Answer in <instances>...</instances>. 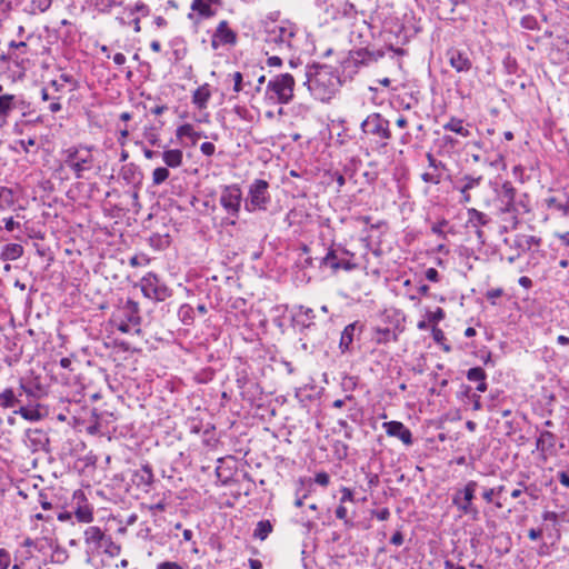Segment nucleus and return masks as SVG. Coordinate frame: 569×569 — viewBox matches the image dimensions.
Instances as JSON below:
<instances>
[{"label":"nucleus","mask_w":569,"mask_h":569,"mask_svg":"<svg viewBox=\"0 0 569 569\" xmlns=\"http://www.w3.org/2000/svg\"><path fill=\"white\" fill-rule=\"evenodd\" d=\"M303 32L288 20L268 22L264 26L263 43L267 53L274 52L286 57L300 54L303 51Z\"/></svg>","instance_id":"obj_1"},{"label":"nucleus","mask_w":569,"mask_h":569,"mask_svg":"<svg viewBox=\"0 0 569 569\" xmlns=\"http://www.w3.org/2000/svg\"><path fill=\"white\" fill-rule=\"evenodd\" d=\"M306 81L310 93L322 102L329 101L339 90L341 82L332 67L311 64L306 67Z\"/></svg>","instance_id":"obj_2"},{"label":"nucleus","mask_w":569,"mask_h":569,"mask_svg":"<svg viewBox=\"0 0 569 569\" xmlns=\"http://www.w3.org/2000/svg\"><path fill=\"white\" fill-rule=\"evenodd\" d=\"M419 32V28L415 24V18L412 16L405 14L402 19L388 18L382 24V36L385 41L389 43V49L396 54H402L401 48L395 49L393 46H403L412 37Z\"/></svg>","instance_id":"obj_3"},{"label":"nucleus","mask_w":569,"mask_h":569,"mask_svg":"<svg viewBox=\"0 0 569 569\" xmlns=\"http://www.w3.org/2000/svg\"><path fill=\"white\" fill-rule=\"evenodd\" d=\"M370 24H368L365 20L361 21L360 24H356L353 30L350 32V42L353 43L355 47L359 48L350 51V57L346 61V69L349 68L350 64H353L355 67L366 66L377 61L378 58L383 57L381 51H370L367 48L370 43Z\"/></svg>","instance_id":"obj_4"},{"label":"nucleus","mask_w":569,"mask_h":569,"mask_svg":"<svg viewBox=\"0 0 569 569\" xmlns=\"http://www.w3.org/2000/svg\"><path fill=\"white\" fill-rule=\"evenodd\" d=\"M362 136L370 139L375 149H383L392 137L390 122L378 112L370 113L360 124Z\"/></svg>","instance_id":"obj_5"},{"label":"nucleus","mask_w":569,"mask_h":569,"mask_svg":"<svg viewBox=\"0 0 569 569\" xmlns=\"http://www.w3.org/2000/svg\"><path fill=\"white\" fill-rule=\"evenodd\" d=\"M61 156L63 166L71 170L77 179L84 178V173L93 169L94 157L90 147L71 146L62 150Z\"/></svg>","instance_id":"obj_6"},{"label":"nucleus","mask_w":569,"mask_h":569,"mask_svg":"<svg viewBox=\"0 0 569 569\" xmlns=\"http://www.w3.org/2000/svg\"><path fill=\"white\" fill-rule=\"evenodd\" d=\"M31 52L27 42L24 41H10L8 44V58H9V78L14 80H21L24 78L26 72L31 67Z\"/></svg>","instance_id":"obj_7"},{"label":"nucleus","mask_w":569,"mask_h":569,"mask_svg":"<svg viewBox=\"0 0 569 569\" xmlns=\"http://www.w3.org/2000/svg\"><path fill=\"white\" fill-rule=\"evenodd\" d=\"M139 306L128 300L113 316L111 325L123 333H140Z\"/></svg>","instance_id":"obj_8"},{"label":"nucleus","mask_w":569,"mask_h":569,"mask_svg":"<svg viewBox=\"0 0 569 569\" xmlns=\"http://www.w3.org/2000/svg\"><path fill=\"white\" fill-rule=\"evenodd\" d=\"M244 203L242 190L238 183L221 187L219 203L227 213L228 224L234 226L239 219L241 204Z\"/></svg>","instance_id":"obj_9"},{"label":"nucleus","mask_w":569,"mask_h":569,"mask_svg":"<svg viewBox=\"0 0 569 569\" xmlns=\"http://www.w3.org/2000/svg\"><path fill=\"white\" fill-rule=\"evenodd\" d=\"M271 202L269 192V182L263 179H254L248 186V192L244 198V210L249 213L266 211Z\"/></svg>","instance_id":"obj_10"},{"label":"nucleus","mask_w":569,"mask_h":569,"mask_svg":"<svg viewBox=\"0 0 569 569\" xmlns=\"http://www.w3.org/2000/svg\"><path fill=\"white\" fill-rule=\"evenodd\" d=\"M355 253L342 247L341 244L333 243L328 248L326 256L321 260V266L331 268L333 271L340 269L352 271L358 268L353 261Z\"/></svg>","instance_id":"obj_11"},{"label":"nucleus","mask_w":569,"mask_h":569,"mask_svg":"<svg viewBox=\"0 0 569 569\" xmlns=\"http://www.w3.org/2000/svg\"><path fill=\"white\" fill-rule=\"evenodd\" d=\"M478 482L469 480L462 488L456 489L452 495V505L457 508L460 515L471 516L473 519L477 518L479 510L473 505L476 491L478 489Z\"/></svg>","instance_id":"obj_12"},{"label":"nucleus","mask_w":569,"mask_h":569,"mask_svg":"<svg viewBox=\"0 0 569 569\" xmlns=\"http://www.w3.org/2000/svg\"><path fill=\"white\" fill-rule=\"evenodd\" d=\"M295 79L290 73L274 76L267 84V94L278 103L287 104L293 97Z\"/></svg>","instance_id":"obj_13"},{"label":"nucleus","mask_w":569,"mask_h":569,"mask_svg":"<svg viewBox=\"0 0 569 569\" xmlns=\"http://www.w3.org/2000/svg\"><path fill=\"white\" fill-rule=\"evenodd\" d=\"M140 288L146 298L154 301H164L172 295V290L154 272H148L141 278Z\"/></svg>","instance_id":"obj_14"},{"label":"nucleus","mask_w":569,"mask_h":569,"mask_svg":"<svg viewBox=\"0 0 569 569\" xmlns=\"http://www.w3.org/2000/svg\"><path fill=\"white\" fill-rule=\"evenodd\" d=\"M499 214H512L516 206L517 190L510 181H505L493 189Z\"/></svg>","instance_id":"obj_15"},{"label":"nucleus","mask_w":569,"mask_h":569,"mask_svg":"<svg viewBox=\"0 0 569 569\" xmlns=\"http://www.w3.org/2000/svg\"><path fill=\"white\" fill-rule=\"evenodd\" d=\"M323 13L326 21L339 20L342 18L351 19L357 14L355 6L346 0H325Z\"/></svg>","instance_id":"obj_16"},{"label":"nucleus","mask_w":569,"mask_h":569,"mask_svg":"<svg viewBox=\"0 0 569 569\" xmlns=\"http://www.w3.org/2000/svg\"><path fill=\"white\" fill-rule=\"evenodd\" d=\"M237 41V33L229 28L228 21L222 20L218 23L214 32L212 33L211 47L214 50L224 46L233 47L236 46Z\"/></svg>","instance_id":"obj_17"},{"label":"nucleus","mask_w":569,"mask_h":569,"mask_svg":"<svg viewBox=\"0 0 569 569\" xmlns=\"http://www.w3.org/2000/svg\"><path fill=\"white\" fill-rule=\"evenodd\" d=\"M428 170L421 173V179L426 183L439 184L442 180V173L447 169L446 163L437 159L431 152L426 154Z\"/></svg>","instance_id":"obj_18"},{"label":"nucleus","mask_w":569,"mask_h":569,"mask_svg":"<svg viewBox=\"0 0 569 569\" xmlns=\"http://www.w3.org/2000/svg\"><path fill=\"white\" fill-rule=\"evenodd\" d=\"M382 428L389 437L398 438L405 446L413 443L412 432L400 421H387L382 423Z\"/></svg>","instance_id":"obj_19"},{"label":"nucleus","mask_w":569,"mask_h":569,"mask_svg":"<svg viewBox=\"0 0 569 569\" xmlns=\"http://www.w3.org/2000/svg\"><path fill=\"white\" fill-rule=\"evenodd\" d=\"M24 442L32 452L48 451L49 438L41 429H28Z\"/></svg>","instance_id":"obj_20"},{"label":"nucleus","mask_w":569,"mask_h":569,"mask_svg":"<svg viewBox=\"0 0 569 569\" xmlns=\"http://www.w3.org/2000/svg\"><path fill=\"white\" fill-rule=\"evenodd\" d=\"M449 64L457 72H468L472 68V61L467 52L451 48L447 51Z\"/></svg>","instance_id":"obj_21"},{"label":"nucleus","mask_w":569,"mask_h":569,"mask_svg":"<svg viewBox=\"0 0 569 569\" xmlns=\"http://www.w3.org/2000/svg\"><path fill=\"white\" fill-rule=\"evenodd\" d=\"M222 6V0H193L191 10L201 19H209L216 16L218 8Z\"/></svg>","instance_id":"obj_22"},{"label":"nucleus","mask_w":569,"mask_h":569,"mask_svg":"<svg viewBox=\"0 0 569 569\" xmlns=\"http://www.w3.org/2000/svg\"><path fill=\"white\" fill-rule=\"evenodd\" d=\"M107 537L100 527L90 526L83 532L84 542L92 551L100 550Z\"/></svg>","instance_id":"obj_23"},{"label":"nucleus","mask_w":569,"mask_h":569,"mask_svg":"<svg viewBox=\"0 0 569 569\" xmlns=\"http://www.w3.org/2000/svg\"><path fill=\"white\" fill-rule=\"evenodd\" d=\"M556 441V435L550 431H541L537 439L536 448L543 453H551L555 451Z\"/></svg>","instance_id":"obj_24"},{"label":"nucleus","mask_w":569,"mask_h":569,"mask_svg":"<svg viewBox=\"0 0 569 569\" xmlns=\"http://www.w3.org/2000/svg\"><path fill=\"white\" fill-rule=\"evenodd\" d=\"M467 379L471 382H477V391L486 392L488 385L486 382L487 373L481 367H473L467 371Z\"/></svg>","instance_id":"obj_25"},{"label":"nucleus","mask_w":569,"mask_h":569,"mask_svg":"<svg viewBox=\"0 0 569 569\" xmlns=\"http://www.w3.org/2000/svg\"><path fill=\"white\" fill-rule=\"evenodd\" d=\"M239 391L242 399L250 403H254L262 395V389L254 379L242 387Z\"/></svg>","instance_id":"obj_26"},{"label":"nucleus","mask_w":569,"mask_h":569,"mask_svg":"<svg viewBox=\"0 0 569 569\" xmlns=\"http://www.w3.org/2000/svg\"><path fill=\"white\" fill-rule=\"evenodd\" d=\"M358 322L349 323L341 332L339 348L342 353L349 352L351 350Z\"/></svg>","instance_id":"obj_27"},{"label":"nucleus","mask_w":569,"mask_h":569,"mask_svg":"<svg viewBox=\"0 0 569 569\" xmlns=\"http://www.w3.org/2000/svg\"><path fill=\"white\" fill-rule=\"evenodd\" d=\"M293 318L298 325L303 328H310L313 325L315 311L309 307L299 306L297 307Z\"/></svg>","instance_id":"obj_28"},{"label":"nucleus","mask_w":569,"mask_h":569,"mask_svg":"<svg viewBox=\"0 0 569 569\" xmlns=\"http://www.w3.org/2000/svg\"><path fill=\"white\" fill-rule=\"evenodd\" d=\"M174 62L181 61L188 52L187 42L182 37H174L169 42Z\"/></svg>","instance_id":"obj_29"},{"label":"nucleus","mask_w":569,"mask_h":569,"mask_svg":"<svg viewBox=\"0 0 569 569\" xmlns=\"http://www.w3.org/2000/svg\"><path fill=\"white\" fill-rule=\"evenodd\" d=\"M505 491V486L500 485L493 488L483 489L481 496L487 503H493L496 508L501 509L503 503L500 501V496Z\"/></svg>","instance_id":"obj_30"},{"label":"nucleus","mask_w":569,"mask_h":569,"mask_svg":"<svg viewBox=\"0 0 569 569\" xmlns=\"http://www.w3.org/2000/svg\"><path fill=\"white\" fill-rule=\"evenodd\" d=\"M17 99L13 94L0 96V120L7 122L9 114L17 108Z\"/></svg>","instance_id":"obj_31"},{"label":"nucleus","mask_w":569,"mask_h":569,"mask_svg":"<svg viewBox=\"0 0 569 569\" xmlns=\"http://www.w3.org/2000/svg\"><path fill=\"white\" fill-rule=\"evenodd\" d=\"M23 247L19 243H8L2 247L0 252V260L2 261H14L22 257Z\"/></svg>","instance_id":"obj_32"},{"label":"nucleus","mask_w":569,"mask_h":569,"mask_svg":"<svg viewBox=\"0 0 569 569\" xmlns=\"http://www.w3.org/2000/svg\"><path fill=\"white\" fill-rule=\"evenodd\" d=\"M161 156L168 168H179L182 164L183 152L180 149H167Z\"/></svg>","instance_id":"obj_33"},{"label":"nucleus","mask_w":569,"mask_h":569,"mask_svg":"<svg viewBox=\"0 0 569 569\" xmlns=\"http://www.w3.org/2000/svg\"><path fill=\"white\" fill-rule=\"evenodd\" d=\"M515 209L517 211H512V220L513 227L518 223V217L531 211L530 199L527 193H522L519 198L516 197V206Z\"/></svg>","instance_id":"obj_34"},{"label":"nucleus","mask_w":569,"mask_h":569,"mask_svg":"<svg viewBox=\"0 0 569 569\" xmlns=\"http://www.w3.org/2000/svg\"><path fill=\"white\" fill-rule=\"evenodd\" d=\"M211 97L210 88L208 83H204L197 88L192 94V103L199 109L207 107V103Z\"/></svg>","instance_id":"obj_35"},{"label":"nucleus","mask_w":569,"mask_h":569,"mask_svg":"<svg viewBox=\"0 0 569 569\" xmlns=\"http://www.w3.org/2000/svg\"><path fill=\"white\" fill-rule=\"evenodd\" d=\"M467 214L468 223L476 229L487 226L491 220L488 214L475 208L468 209Z\"/></svg>","instance_id":"obj_36"},{"label":"nucleus","mask_w":569,"mask_h":569,"mask_svg":"<svg viewBox=\"0 0 569 569\" xmlns=\"http://www.w3.org/2000/svg\"><path fill=\"white\" fill-rule=\"evenodd\" d=\"M20 389L29 397L39 399L44 395L43 388L33 380H21L20 381Z\"/></svg>","instance_id":"obj_37"},{"label":"nucleus","mask_w":569,"mask_h":569,"mask_svg":"<svg viewBox=\"0 0 569 569\" xmlns=\"http://www.w3.org/2000/svg\"><path fill=\"white\" fill-rule=\"evenodd\" d=\"M273 530V521L266 519L260 520L253 530L252 537L260 541L266 540Z\"/></svg>","instance_id":"obj_38"},{"label":"nucleus","mask_w":569,"mask_h":569,"mask_svg":"<svg viewBox=\"0 0 569 569\" xmlns=\"http://www.w3.org/2000/svg\"><path fill=\"white\" fill-rule=\"evenodd\" d=\"M176 137L179 140H183L184 138H188L191 140L192 144H194L198 139L201 137L200 132L194 131L193 126L190 123L181 124L176 130Z\"/></svg>","instance_id":"obj_39"},{"label":"nucleus","mask_w":569,"mask_h":569,"mask_svg":"<svg viewBox=\"0 0 569 569\" xmlns=\"http://www.w3.org/2000/svg\"><path fill=\"white\" fill-rule=\"evenodd\" d=\"M482 179V176L466 174L459 180V183L461 184L458 186L457 189L459 190L460 193H467V191H470L479 187Z\"/></svg>","instance_id":"obj_40"},{"label":"nucleus","mask_w":569,"mask_h":569,"mask_svg":"<svg viewBox=\"0 0 569 569\" xmlns=\"http://www.w3.org/2000/svg\"><path fill=\"white\" fill-rule=\"evenodd\" d=\"M19 403H20V400L11 388H6L0 393V408L11 409V408H14Z\"/></svg>","instance_id":"obj_41"},{"label":"nucleus","mask_w":569,"mask_h":569,"mask_svg":"<svg viewBox=\"0 0 569 569\" xmlns=\"http://www.w3.org/2000/svg\"><path fill=\"white\" fill-rule=\"evenodd\" d=\"M446 131L455 132L461 137H469L470 131L463 126V121L459 118H451L447 123L443 124Z\"/></svg>","instance_id":"obj_42"},{"label":"nucleus","mask_w":569,"mask_h":569,"mask_svg":"<svg viewBox=\"0 0 569 569\" xmlns=\"http://www.w3.org/2000/svg\"><path fill=\"white\" fill-rule=\"evenodd\" d=\"M16 202L14 192L12 189L0 186V212L11 208Z\"/></svg>","instance_id":"obj_43"},{"label":"nucleus","mask_w":569,"mask_h":569,"mask_svg":"<svg viewBox=\"0 0 569 569\" xmlns=\"http://www.w3.org/2000/svg\"><path fill=\"white\" fill-rule=\"evenodd\" d=\"M375 339L377 343H388L397 340V333L389 327L377 328L375 331Z\"/></svg>","instance_id":"obj_44"},{"label":"nucleus","mask_w":569,"mask_h":569,"mask_svg":"<svg viewBox=\"0 0 569 569\" xmlns=\"http://www.w3.org/2000/svg\"><path fill=\"white\" fill-rule=\"evenodd\" d=\"M136 478L138 479V485L151 486L153 482V472L149 465H143L137 472Z\"/></svg>","instance_id":"obj_45"},{"label":"nucleus","mask_w":569,"mask_h":569,"mask_svg":"<svg viewBox=\"0 0 569 569\" xmlns=\"http://www.w3.org/2000/svg\"><path fill=\"white\" fill-rule=\"evenodd\" d=\"M545 204L548 210L559 212L562 217H566V208L563 206V197L552 196L545 199Z\"/></svg>","instance_id":"obj_46"},{"label":"nucleus","mask_w":569,"mask_h":569,"mask_svg":"<svg viewBox=\"0 0 569 569\" xmlns=\"http://www.w3.org/2000/svg\"><path fill=\"white\" fill-rule=\"evenodd\" d=\"M180 321L186 326H191L194 320V309L189 303H183L178 310Z\"/></svg>","instance_id":"obj_47"},{"label":"nucleus","mask_w":569,"mask_h":569,"mask_svg":"<svg viewBox=\"0 0 569 569\" xmlns=\"http://www.w3.org/2000/svg\"><path fill=\"white\" fill-rule=\"evenodd\" d=\"M101 549L103 550V553L110 558H116L121 552V546L114 542L110 536L104 538Z\"/></svg>","instance_id":"obj_48"},{"label":"nucleus","mask_w":569,"mask_h":569,"mask_svg":"<svg viewBox=\"0 0 569 569\" xmlns=\"http://www.w3.org/2000/svg\"><path fill=\"white\" fill-rule=\"evenodd\" d=\"M253 378H251L249 372V367L246 365H242L237 368L236 370V385L237 388L240 390L242 387H244L247 383H249Z\"/></svg>","instance_id":"obj_49"},{"label":"nucleus","mask_w":569,"mask_h":569,"mask_svg":"<svg viewBox=\"0 0 569 569\" xmlns=\"http://www.w3.org/2000/svg\"><path fill=\"white\" fill-rule=\"evenodd\" d=\"M74 517L79 522L90 523L93 520L92 508L89 505L79 506L74 511Z\"/></svg>","instance_id":"obj_50"},{"label":"nucleus","mask_w":569,"mask_h":569,"mask_svg":"<svg viewBox=\"0 0 569 569\" xmlns=\"http://www.w3.org/2000/svg\"><path fill=\"white\" fill-rule=\"evenodd\" d=\"M432 338H433L435 342L438 343L442 348L443 351H446V352L451 351V346L446 342L447 339H446L445 332L441 329L433 327L432 328Z\"/></svg>","instance_id":"obj_51"},{"label":"nucleus","mask_w":569,"mask_h":569,"mask_svg":"<svg viewBox=\"0 0 569 569\" xmlns=\"http://www.w3.org/2000/svg\"><path fill=\"white\" fill-rule=\"evenodd\" d=\"M122 0H93V4L100 12H109L112 8L119 7Z\"/></svg>","instance_id":"obj_52"},{"label":"nucleus","mask_w":569,"mask_h":569,"mask_svg":"<svg viewBox=\"0 0 569 569\" xmlns=\"http://www.w3.org/2000/svg\"><path fill=\"white\" fill-rule=\"evenodd\" d=\"M169 170L166 167H158L152 172V182L156 186L163 183L169 178Z\"/></svg>","instance_id":"obj_53"},{"label":"nucleus","mask_w":569,"mask_h":569,"mask_svg":"<svg viewBox=\"0 0 569 569\" xmlns=\"http://www.w3.org/2000/svg\"><path fill=\"white\" fill-rule=\"evenodd\" d=\"M502 66H503V70L508 74H517L518 73L519 66H518L516 58H513L512 56L507 54L503 58Z\"/></svg>","instance_id":"obj_54"},{"label":"nucleus","mask_w":569,"mask_h":569,"mask_svg":"<svg viewBox=\"0 0 569 569\" xmlns=\"http://www.w3.org/2000/svg\"><path fill=\"white\" fill-rule=\"evenodd\" d=\"M14 413L20 415L26 420L36 421L40 419V413L37 409H31L27 407H20L18 410H14Z\"/></svg>","instance_id":"obj_55"},{"label":"nucleus","mask_w":569,"mask_h":569,"mask_svg":"<svg viewBox=\"0 0 569 569\" xmlns=\"http://www.w3.org/2000/svg\"><path fill=\"white\" fill-rule=\"evenodd\" d=\"M418 102V98L412 93H406L403 97H399V106L406 110L415 108Z\"/></svg>","instance_id":"obj_56"},{"label":"nucleus","mask_w":569,"mask_h":569,"mask_svg":"<svg viewBox=\"0 0 569 569\" xmlns=\"http://www.w3.org/2000/svg\"><path fill=\"white\" fill-rule=\"evenodd\" d=\"M127 10H129V17H133L136 13H139L141 17H147L150 13L149 7L140 1L131 8H127Z\"/></svg>","instance_id":"obj_57"},{"label":"nucleus","mask_w":569,"mask_h":569,"mask_svg":"<svg viewBox=\"0 0 569 569\" xmlns=\"http://www.w3.org/2000/svg\"><path fill=\"white\" fill-rule=\"evenodd\" d=\"M448 226H449V221L446 219H442L431 226V232L442 239H446L447 234H446L445 228Z\"/></svg>","instance_id":"obj_58"},{"label":"nucleus","mask_w":569,"mask_h":569,"mask_svg":"<svg viewBox=\"0 0 569 569\" xmlns=\"http://www.w3.org/2000/svg\"><path fill=\"white\" fill-rule=\"evenodd\" d=\"M335 513H336V517L339 520L343 521L346 527H352L353 526V522L351 521V519L348 518V510H347V508L342 503H340L337 507Z\"/></svg>","instance_id":"obj_59"},{"label":"nucleus","mask_w":569,"mask_h":569,"mask_svg":"<svg viewBox=\"0 0 569 569\" xmlns=\"http://www.w3.org/2000/svg\"><path fill=\"white\" fill-rule=\"evenodd\" d=\"M445 318V311L442 308L438 307L433 311L427 312V319L429 323L436 325Z\"/></svg>","instance_id":"obj_60"},{"label":"nucleus","mask_w":569,"mask_h":569,"mask_svg":"<svg viewBox=\"0 0 569 569\" xmlns=\"http://www.w3.org/2000/svg\"><path fill=\"white\" fill-rule=\"evenodd\" d=\"M301 489H296V500L295 506L297 508H300L303 506L305 499L309 497V495L312 492V485L309 482L308 489H306V493H300Z\"/></svg>","instance_id":"obj_61"},{"label":"nucleus","mask_w":569,"mask_h":569,"mask_svg":"<svg viewBox=\"0 0 569 569\" xmlns=\"http://www.w3.org/2000/svg\"><path fill=\"white\" fill-rule=\"evenodd\" d=\"M149 258L146 254H136L130 258L129 264L133 268L147 266L149 263Z\"/></svg>","instance_id":"obj_62"},{"label":"nucleus","mask_w":569,"mask_h":569,"mask_svg":"<svg viewBox=\"0 0 569 569\" xmlns=\"http://www.w3.org/2000/svg\"><path fill=\"white\" fill-rule=\"evenodd\" d=\"M188 427H189L190 432L199 435L203 429V423L198 418H190L188 420Z\"/></svg>","instance_id":"obj_63"},{"label":"nucleus","mask_w":569,"mask_h":569,"mask_svg":"<svg viewBox=\"0 0 569 569\" xmlns=\"http://www.w3.org/2000/svg\"><path fill=\"white\" fill-rule=\"evenodd\" d=\"M11 566V555L8 550L0 549V569H9Z\"/></svg>","instance_id":"obj_64"}]
</instances>
